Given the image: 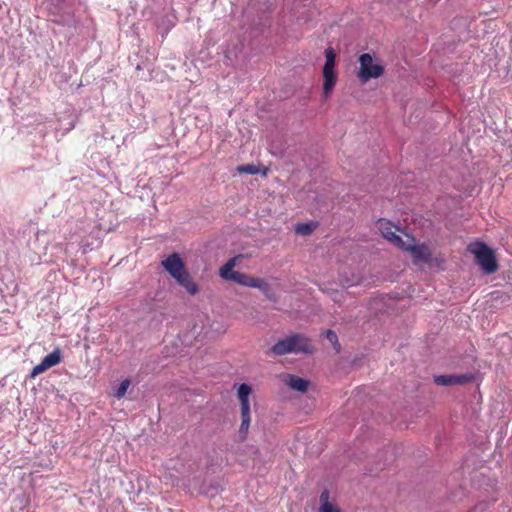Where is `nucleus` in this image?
Listing matches in <instances>:
<instances>
[{
    "mask_svg": "<svg viewBox=\"0 0 512 512\" xmlns=\"http://www.w3.org/2000/svg\"><path fill=\"white\" fill-rule=\"evenodd\" d=\"M288 385L293 390L304 393L308 389L309 382L301 377L290 375Z\"/></svg>",
    "mask_w": 512,
    "mask_h": 512,
    "instance_id": "nucleus-14",
    "label": "nucleus"
},
{
    "mask_svg": "<svg viewBox=\"0 0 512 512\" xmlns=\"http://www.w3.org/2000/svg\"><path fill=\"white\" fill-rule=\"evenodd\" d=\"M161 265L172 278L178 276V274L184 272L186 269L185 264L178 253L170 254L162 261Z\"/></svg>",
    "mask_w": 512,
    "mask_h": 512,
    "instance_id": "nucleus-8",
    "label": "nucleus"
},
{
    "mask_svg": "<svg viewBox=\"0 0 512 512\" xmlns=\"http://www.w3.org/2000/svg\"><path fill=\"white\" fill-rule=\"evenodd\" d=\"M325 57H326V62L324 64L323 71L335 72L334 67H335L336 53H335L334 49L331 47H328L325 50Z\"/></svg>",
    "mask_w": 512,
    "mask_h": 512,
    "instance_id": "nucleus-16",
    "label": "nucleus"
},
{
    "mask_svg": "<svg viewBox=\"0 0 512 512\" xmlns=\"http://www.w3.org/2000/svg\"><path fill=\"white\" fill-rule=\"evenodd\" d=\"M468 250L474 254L477 264L486 274H492L498 269L495 254L485 243H471Z\"/></svg>",
    "mask_w": 512,
    "mask_h": 512,
    "instance_id": "nucleus-2",
    "label": "nucleus"
},
{
    "mask_svg": "<svg viewBox=\"0 0 512 512\" xmlns=\"http://www.w3.org/2000/svg\"><path fill=\"white\" fill-rule=\"evenodd\" d=\"M239 173H245L249 175H255L259 172V168L254 164H245L237 167Z\"/></svg>",
    "mask_w": 512,
    "mask_h": 512,
    "instance_id": "nucleus-18",
    "label": "nucleus"
},
{
    "mask_svg": "<svg viewBox=\"0 0 512 512\" xmlns=\"http://www.w3.org/2000/svg\"><path fill=\"white\" fill-rule=\"evenodd\" d=\"M325 337L333 345L335 350L337 352H339L340 351V343L338 341V336L335 333V331H333L331 329L326 330L325 331Z\"/></svg>",
    "mask_w": 512,
    "mask_h": 512,
    "instance_id": "nucleus-17",
    "label": "nucleus"
},
{
    "mask_svg": "<svg viewBox=\"0 0 512 512\" xmlns=\"http://www.w3.org/2000/svg\"><path fill=\"white\" fill-rule=\"evenodd\" d=\"M320 512H339V509L332 503H324L320 506Z\"/></svg>",
    "mask_w": 512,
    "mask_h": 512,
    "instance_id": "nucleus-22",
    "label": "nucleus"
},
{
    "mask_svg": "<svg viewBox=\"0 0 512 512\" xmlns=\"http://www.w3.org/2000/svg\"><path fill=\"white\" fill-rule=\"evenodd\" d=\"M295 231L301 235H309L313 232V225L310 223H298L295 227Z\"/></svg>",
    "mask_w": 512,
    "mask_h": 512,
    "instance_id": "nucleus-19",
    "label": "nucleus"
},
{
    "mask_svg": "<svg viewBox=\"0 0 512 512\" xmlns=\"http://www.w3.org/2000/svg\"><path fill=\"white\" fill-rule=\"evenodd\" d=\"M377 224L382 236L396 247L401 248L405 240L396 234V230H399V228L392 225L390 221L384 219H380Z\"/></svg>",
    "mask_w": 512,
    "mask_h": 512,
    "instance_id": "nucleus-7",
    "label": "nucleus"
},
{
    "mask_svg": "<svg viewBox=\"0 0 512 512\" xmlns=\"http://www.w3.org/2000/svg\"><path fill=\"white\" fill-rule=\"evenodd\" d=\"M292 341L289 340V336L277 341L271 348V352L276 355H285L288 353H294L292 348Z\"/></svg>",
    "mask_w": 512,
    "mask_h": 512,
    "instance_id": "nucleus-12",
    "label": "nucleus"
},
{
    "mask_svg": "<svg viewBox=\"0 0 512 512\" xmlns=\"http://www.w3.org/2000/svg\"><path fill=\"white\" fill-rule=\"evenodd\" d=\"M406 238L400 249L410 252L415 263L431 264L433 258L429 247L425 244H416L415 238L410 235H406Z\"/></svg>",
    "mask_w": 512,
    "mask_h": 512,
    "instance_id": "nucleus-3",
    "label": "nucleus"
},
{
    "mask_svg": "<svg viewBox=\"0 0 512 512\" xmlns=\"http://www.w3.org/2000/svg\"><path fill=\"white\" fill-rule=\"evenodd\" d=\"M48 370V368L45 366V364L41 361L39 364H37L30 372V377L34 378L37 375L45 372Z\"/></svg>",
    "mask_w": 512,
    "mask_h": 512,
    "instance_id": "nucleus-21",
    "label": "nucleus"
},
{
    "mask_svg": "<svg viewBox=\"0 0 512 512\" xmlns=\"http://www.w3.org/2000/svg\"><path fill=\"white\" fill-rule=\"evenodd\" d=\"M61 361V351L59 348H56L51 353L46 355L42 362L45 364V366L49 369L57 364H59Z\"/></svg>",
    "mask_w": 512,
    "mask_h": 512,
    "instance_id": "nucleus-15",
    "label": "nucleus"
},
{
    "mask_svg": "<svg viewBox=\"0 0 512 512\" xmlns=\"http://www.w3.org/2000/svg\"><path fill=\"white\" fill-rule=\"evenodd\" d=\"M175 281L183 287L190 295H196L199 292V287L196 282L193 281L190 273L187 269L184 272L178 274V276L174 277Z\"/></svg>",
    "mask_w": 512,
    "mask_h": 512,
    "instance_id": "nucleus-10",
    "label": "nucleus"
},
{
    "mask_svg": "<svg viewBox=\"0 0 512 512\" xmlns=\"http://www.w3.org/2000/svg\"><path fill=\"white\" fill-rule=\"evenodd\" d=\"M323 73V94L327 97L336 84V74L331 71H322Z\"/></svg>",
    "mask_w": 512,
    "mask_h": 512,
    "instance_id": "nucleus-13",
    "label": "nucleus"
},
{
    "mask_svg": "<svg viewBox=\"0 0 512 512\" xmlns=\"http://www.w3.org/2000/svg\"><path fill=\"white\" fill-rule=\"evenodd\" d=\"M252 392L251 387L246 384L242 383L238 385L237 388V396L240 402V413H241V424L238 431V441L243 442L247 439L248 431L250 427L251 422V416H250V403H249V396Z\"/></svg>",
    "mask_w": 512,
    "mask_h": 512,
    "instance_id": "nucleus-1",
    "label": "nucleus"
},
{
    "mask_svg": "<svg viewBox=\"0 0 512 512\" xmlns=\"http://www.w3.org/2000/svg\"><path fill=\"white\" fill-rule=\"evenodd\" d=\"M320 502H321V505L324 504V503H330L329 502V491L328 490H323L320 494Z\"/></svg>",
    "mask_w": 512,
    "mask_h": 512,
    "instance_id": "nucleus-23",
    "label": "nucleus"
},
{
    "mask_svg": "<svg viewBox=\"0 0 512 512\" xmlns=\"http://www.w3.org/2000/svg\"><path fill=\"white\" fill-rule=\"evenodd\" d=\"M243 255L239 254L232 258H230L221 268H220V276L224 280L232 281V274H239L240 272L234 271V267L237 265L238 260H240Z\"/></svg>",
    "mask_w": 512,
    "mask_h": 512,
    "instance_id": "nucleus-11",
    "label": "nucleus"
},
{
    "mask_svg": "<svg viewBox=\"0 0 512 512\" xmlns=\"http://www.w3.org/2000/svg\"><path fill=\"white\" fill-rule=\"evenodd\" d=\"M360 71L358 73L359 79L365 83L372 78L380 77L384 68L380 64H374L373 58L370 54L364 53L359 57Z\"/></svg>",
    "mask_w": 512,
    "mask_h": 512,
    "instance_id": "nucleus-4",
    "label": "nucleus"
},
{
    "mask_svg": "<svg viewBox=\"0 0 512 512\" xmlns=\"http://www.w3.org/2000/svg\"><path fill=\"white\" fill-rule=\"evenodd\" d=\"M289 340L293 342L292 348L294 349V353L311 354L314 350L310 340L303 335H290Z\"/></svg>",
    "mask_w": 512,
    "mask_h": 512,
    "instance_id": "nucleus-9",
    "label": "nucleus"
},
{
    "mask_svg": "<svg viewBox=\"0 0 512 512\" xmlns=\"http://www.w3.org/2000/svg\"><path fill=\"white\" fill-rule=\"evenodd\" d=\"M434 382L439 386H456L471 383L475 380L473 373L435 375Z\"/></svg>",
    "mask_w": 512,
    "mask_h": 512,
    "instance_id": "nucleus-6",
    "label": "nucleus"
},
{
    "mask_svg": "<svg viewBox=\"0 0 512 512\" xmlns=\"http://www.w3.org/2000/svg\"><path fill=\"white\" fill-rule=\"evenodd\" d=\"M130 385V380L129 379H124L118 386V388L116 389L115 393H114V396L118 399L122 398L125 394H126V391L128 389Z\"/></svg>",
    "mask_w": 512,
    "mask_h": 512,
    "instance_id": "nucleus-20",
    "label": "nucleus"
},
{
    "mask_svg": "<svg viewBox=\"0 0 512 512\" xmlns=\"http://www.w3.org/2000/svg\"><path fill=\"white\" fill-rule=\"evenodd\" d=\"M231 277L232 282H235L245 287L259 289L266 296H268L270 292V285L265 279L253 277L242 272H240L239 274H232Z\"/></svg>",
    "mask_w": 512,
    "mask_h": 512,
    "instance_id": "nucleus-5",
    "label": "nucleus"
}]
</instances>
